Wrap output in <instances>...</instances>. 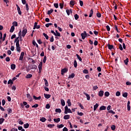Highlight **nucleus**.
I'll return each mask as SVG.
<instances>
[{
	"mask_svg": "<svg viewBox=\"0 0 131 131\" xmlns=\"http://www.w3.org/2000/svg\"><path fill=\"white\" fill-rule=\"evenodd\" d=\"M26 33H27V29H26L25 27L23 28L21 36H23V37H24V36H25V35H26Z\"/></svg>",
	"mask_w": 131,
	"mask_h": 131,
	"instance_id": "nucleus-1",
	"label": "nucleus"
},
{
	"mask_svg": "<svg viewBox=\"0 0 131 131\" xmlns=\"http://www.w3.org/2000/svg\"><path fill=\"white\" fill-rule=\"evenodd\" d=\"M66 72H68V69H67V68H64L61 70V75H64V73H66Z\"/></svg>",
	"mask_w": 131,
	"mask_h": 131,
	"instance_id": "nucleus-2",
	"label": "nucleus"
},
{
	"mask_svg": "<svg viewBox=\"0 0 131 131\" xmlns=\"http://www.w3.org/2000/svg\"><path fill=\"white\" fill-rule=\"evenodd\" d=\"M16 49L17 52H21V47H20V44L18 42L16 43Z\"/></svg>",
	"mask_w": 131,
	"mask_h": 131,
	"instance_id": "nucleus-3",
	"label": "nucleus"
},
{
	"mask_svg": "<svg viewBox=\"0 0 131 131\" xmlns=\"http://www.w3.org/2000/svg\"><path fill=\"white\" fill-rule=\"evenodd\" d=\"M81 36L82 39H84L86 37V32L84 31L81 34Z\"/></svg>",
	"mask_w": 131,
	"mask_h": 131,
	"instance_id": "nucleus-4",
	"label": "nucleus"
},
{
	"mask_svg": "<svg viewBox=\"0 0 131 131\" xmlns=\"http://www.w3.org/2000/svg\"><path fill=\"white\" fill-rule=\"evenodd\" d=\"M36 28V29H39L40 28V26L37 25V22H35L33 29H35Z\"/></svg>",
	"mask_w": 131,
	"mask_h": 131,
	"instance_id": "nucleus-5",
	"label": "nucleus"
},
{
	"mask_svg": "<svg viewBox=\"0 0 131 131\" xmlns=\"http://www.w3.org/2000/svg\"><path fill=\"white\" fill-rule=\"evenodd\" d=\"M24 58V52H22L19 57V61H23Z\"/></svg>",
	"mask_w": 131,
	"mask_h": 131,
	"instance_id": "nucleus-6",
	"label": "nucleus"
},
{
	"mask_svg": "<svg viewBox=\"0 0 131 131\" xmlns=\"http://www.w3.org/2000/svg\"><path fill=\"white\" fill-rule=\"evenodd\" d=\"M27 98L28 99V101H29V102H31L32 101V97L30 96V94H27Z\"/></svg>",
	"mask_w": 131,
	"mask_h": 131,
	"instance_id": "nucleus-7",
	"label": "nucleus"
},
{
	"mask_svg": "<svg viewBox=\"0 0 131 131\" xmlns=\"http://www.w3.org/2000/svg\"><path fill=\"white\" fill-rule=\"evenodd\" d=\"M83 94L86 96L88 101H90V100H91V96H90V95L84 92H83Z\"/></svg>",
	"mask_w": 131,
	"mask_h": 131,
	"instance_id": "nucleus-8",
	"label": "nucleus"
},
{
	"mask_svg": "<svg viewBox=\"0 0 131 131\" xmlns=\"http://www.w3.org/2000/svg\"><path fill=\"white\" fill-rule=\"evenodd\" d=\"M23 104H24V106H25V107L27 108H28L29 107H30L29 104H27V102L26 101H24L23 102Z\"/></svg>",
	"mask_w": 131,
	"mask_h": 131,
	"instance_id": "nucleus-9",
	"label": "nucleus"
},
{
	"mask_svg": "<svg viewBox=\"0 0 131 131\" xmlns=\"http://www.w3.org/2000/svg\"><path fill=\"white\" fill-rule=\"evenodd\" d=\"M38 68L39 70H42V61L40 62L39 65L38 66Z\"/></svg>",
	"mask_w": 131,
	"mask_h": 131,
	"instance_id": "nucleus-10",
	"label": "nucleus"
},
{
	"mask_svg": "<svg viewBox=\"0 0 131 131\" xmlns=\"http://www.w3.org/2000/svg\"><path fill=\"white\" fill-rule=\"evenodd\" d=\"M107 47H108V50H112V49L113 50H115L114 47L113 46V45H111L110 44H108Z\"/></svg>",
	"mask_w": 131,
	"mask_h": 131,
	"instance_id": "nucleus-11",
	"label": "nucleus"
},
{
	"mask_svg": "<svg viewBox=\"0 0 131 131\" xmlns=\"http://www.w3.org/2000/svg\"><path fill=\"white\" fill-rule=\"evenodd\" d=\"M44 97L46 99H50V98H51V95L45 93Z\"/></svg>",
	"mask_w": 131,
	"mask_h": 131,
	"instance_id": "nucleus-12",
	"label": "nucleus"
},
{
	"mask_svg": "<svg viewBox=\"0 0 131 131\" xmlns=\"http://www.w3.org/2000/svg\"><path fill=\"white\" fill-rule=\"evenodd\" d=\"M98 95L99 97H102V96H104V91H100Z\"/></svg>",
	"mask_w": 131,
	"mask_h": 131,
	"instance_id": "nucleus-13",
	"label": "nucleus"
},
{
	"mask_svg": "<svg viewBox=\"0 0 131 131\" xmlns=\"http://www.w3.org/2000/svg\"><path fill=\"white\" fill-rule=\"evenodd\" d=\"M70 12H71V13H72V10H71V9H70V10H69V9L66 10V13H67L68 16H69L70 15Z\"/></svg>",
	"mask_w": 131,
	"mask_h": 131,
	"instance_id": "nucleus-14",
	"label": "nucleus"
},
{
	"mask_svg": "<svg viewBox=\"0 0 131 131\" xmlns=\"http://www.w3.org/2000/svg\"><path fill=\"white\" fill-rule=\"evenodd\" d=\"M11 69H12V70H15V69H16V64L13 63L11 64Z\"/></svg>",
	"mask_w": 131,
	"mask_h": 131,
	"instance_id": "nucleus-15",
	"label": "nucleus"
},
{
	"mask_svg": "<svg viewBox=\"0 0 131 131\" xmlns=\"http://www.w3.org/2000/svg\"><path fill=\"white\" fill-rule=\"evenodd\" d=\"M74 76H75V74L72 73L71 75H69L68 78H74Z\"/></svg>",
	"mask_w": 131,
	"mask_h": 131,
	"instance_id": "nucleus-16",
	"label": "nucleus"
},
{
	"mask_svg": "<svg viewBox=\"0 0 131 131\" xmlns=\"http://www.w3.org/2000/svg\"><path fill=\"white\" fill-rule=\"evenodd\" d=\"M99 107V104L96 103L94 106V111H96L97 110V108Z\"/></svg>",
	"mask_w": 131,
	"mask_h": 131,
	"instance_id": "nucleus-17",
	"label": "nucleus"
},
{
	"mask_svg": "<svg viewBox=\"0 0 131 131\" xmlns=\"http://www.w3.org/2000/svg\"><path fill=\"white\" fill-rule=\"evenodd\" d=\"M99 110H100V111H102V110H106V106H105L104 105H102L99 108Z\"/></svg>",
	"mask_w": 131,
	"mask_h": 131,
	"instance_id": "nucleus-18",
	"label": "nucleus"
},
{
	"mask_svg": "<svg viewBox=\"0 0 131 131\" xmlns=\"http://www.w3.org/2000/svg\"><path fill=\"white\" fill-rule=\"evenodd\" d=\"M14 30H15V27L14 26H12L10 30V32L12 33L14 32Z\"/></svg>",
	"mask_w": 131,
	"mask_h": 131,
	"instance_id": "nucleus-19",
	"label": "nucleus"
},
{
	"mask_svg": "<svg viewBox=\"0 0 131 131\" xmlns=\"http://www.w3.org/2000/svg\"><path fill=\"white\" fill-rule=\"evenodd\" d=\"M69 118H70V115H66L63 117V119L67 120V119H69Z\"/></svg>",
	"mask_w": 131,
	"mask_h": 131,
	"instance_id": "nucleus-20",
	"label": "nucleus"
},
{
	"mask_svg": "<svg viewBox=\"0 0 131 131\" xmlns=\"http://www.w3.org/2000/svg\"><path fill=\"white\" fill-rule=\"evenodd\" d=\"M60 118H58L57 119H54V122H56V123H58V122H60Z\"/></svg>",
	"mask_w": 131,
	"mask_h": 131,
	"instance_id": "nucleus-21",
	"label": "nucleus"
},
{
	"mask_svg": "<svg viewBox=\"0 0 131 131\" xmlns=\"http://www.w3.org/2000/svg\"><path fill=\"white\" fill-rule=\"evenodd\" d=\"M44 81L45 82V84L46 86H49V82H48V80L47 79H43Z\"/></svg>",
	"mask_w": 131,
	"mask_h": 131,
	"instance_id": "nucleus-22",
	"label": "nucleus"
},
{
	"mask_svg": "<svg viewBox=\"0 0 131 131\" xmlns=\"http://www.w3.org/2000/svg\"><path fill=\"white\" fill-rule=\"evenodd\" d=\"M46 120L47 119H46L45 117H42L40 119V121H41V122H46Z\"/></svg>",
	"mask_w": 131,
	"mask_h": 131,
	"instance_id": "nucleus-23",
	"label": "nucleus"
},
{
	"mask_svg": "<svg viewBox=\"0 0 131 131\" xmlns=\"http://www.w3.org/2000/svg\"><path fill=\"white\" fill-rule=\"evenodd\" d=\"M53 12H54V9H51L50 10H48L47 12V14L51 15V14H52Z\"/></svg>",
	"mask_w": 131,
	"mask_h": 131,
	"instance_id": "nucleus-24",
	"label": "nucleus"
},
{
	"mask_svg": "<svg viewBox=\"0 0 131 131\" xmlns=\"http://www.w3.org/2000/svg\"><path fill=\"white\" fill-rule=\"evenodd\" d=\"M30 68L31 69H36V68H37V66H36L35 64H33L31 66Z\"/></svg>",
	"mask_w": 131,
	"mask_h": 131,
	"instance_id": "nucleus-25",
	"label": "nucleus"
},
{
	"mask_svg": "<svg viewBox=\"0 0 131 131\" xmlns=\"http://www.w3.org/2000/svg\"><path fill=\"white\" fill-rule=\"evenodd\" d=\"M93 14H94V11H93V9H91L90 11V15H89L90 18H91L92 16H93Z\"/></svg>",
	"mask_w": 131,
	"mask_h": 131,
	"instance_id": "nucleus-26",
	"label": "nucleus"
},
{
	"mask_svg": "<svg viewBox=\"0 0 131 131\" xmlns=\"http://www.w3.org/2000/svg\"><path fill=\"white\" fill-rule=\"evenodd\" d=\"M17 12H18L19 15H22V12H21V9H20L19 7H18Z\"/></svg>",
	"mask_w": 131,
	"mask_h": 131,
	"instance_id": "nucleus-27",
	"label": "nucleus"
},
{
	"mask_svg": "<svg viewBox=\"0 0 131 131\" xmlns=\"http://www.w3.org/2000/svg\"><path fill=\"white\" fill-rule=\"evenodd\" d=\"M129 60L127 58L125 60H124V63L125 65H127L128 64Z\"/></svg>",
	"mask_w": 131,
	"mask_h": 131,
	"instance_id": "nucleus-28",
	"label": "nucleus"
},
{
	"mask_svg": "<svg viewBox=\"0 0 131 131\" xmlns=\"http://www.w3.org/2000/svg\"><path fill=\"white\" fill-rule=\"evenodd\" d=\"M19 41H20V40H19V37H17L15 39L14 42H16V43H19Z\"/></svg>",
	"mask_w": 131,
	"mask_h": 131,
	"instance_id": "nucleus-29",
	"label": "nucleus"
},
{
	"mask_svg": "<svg viewBox=\"0 0 131 131\" xmlns=\"http://www.w3.org/2000/svg\"><path fill=\"white\" fill-rule=\"evenodd\" d=\"M70 4L71 5V6H74V5H75V1H71L70 2Z\"/></svg>",
	"mask_w": 131,
	"mask_h": 131,
	"instance_id": "nucleus-30",
	"label": "nucleus"
},
{
	"mask_svg": "<svg viewBox=\"0 0 131 131\" xmlns=\"http://www.w3.org/2000/svg\"><path fill=\"white\" fill-rule=\"evenodd\" d=\"M59 7H60V9H63V8L64 7V2L63 1H62V3L59 4Z\"/></svg>",
	"mask_w": 131,
	"mask_h": 131,
	"instance_id": "nucleus-31",
	"label": "nucleus"
},
{
	"mask_svg": "<svg viewBox=\"0 0 131 131\" xmlns=\"http://www.w3.org/2000/svg\"><path fill=\"white\" fill-rule=\"evenodd\" d=\"M74 66L75 68H77V61H76V60L74 61Z\"/></svg>",
	"mask_w": 131,
	"mask_h": 131,
	"instance_id": "nucleus-32",
	"label": "nucleus"
},
{
	"mask_svg": "<svg viewBox=\"0 0 131 131\" xmlns=\"http://www.w3.org/2000/svg\"><path fill=\"white\" fill-rule=\"evenodd\" d=\"M74 18L75 20H78V19H79V15H78L77 14H76L74 15Z\"/></svg>",
	"mask_w": 131,
	"mask_h": 131,
	"instance_id": "nucleus-33",
	"label": "nucleus"
},
{
	"mask_svg": "<svg viewBox=\"0 0 131 131\" xmlns=\"http://www.w3.org/2000/svg\"><path fill=\"white\" fill-rule=\"evenodd\" d=\"M31 77H32V74H30L27 75L26 76V78H27V79L31 78Z\"/></svg>",
	"mask_w": 131,
	"mask_h": 131,
	"instance_id": "nucleus-34",
	"label": "nucleus"
},
{
	"mask_svg": "<svg viewBox=\"0 0 131 131\" xmlns=\"http://www.w3.org/2000/svg\"><path fill=\"white\" fill-rule=\"evenodd\" d=\"M25 128H28L29 127V124L28 123H27L24 125Z\"/></svg>",
	"mask_w": 131,
	"mask_h": 131,
	"instance_id": "nucleus-35",
	"label": "nucleus"
},
{
	"mask_svg": "<svg viewBox=\"0 0 131 131\" xmlns=\"http://www.w3.org/2000/svg\"><path fill=\"white\" fill-rule=\"evenodd\" d=\"M96 16L98 18H101L102 14H101V13L98 12L96 14Z\"/></svg>",
	"mask_w": 131,
	"mask_h": 131,
	"instance_id": "nucleus-36",
	"label": "nucleus"
},
{
	"mask_svg": "<svg viewBox=\"0 0 131 131\" xmlns=\"http://www.w3.org/2000/svg\"><path fill=\"white\" fill-rule=\"evenodd\" d=\"M48 127H49L50 128H53L54 126H55V124H48L47 125Z\"/></svg>",
	"mask_w": 131,
	"mask_h": 131,
	"instance_id": "nucleus-37",
	"label": "nucleus"
},
{
	"mask_svg": "<svg viewBox=\"0 0 131 131\" xmlns=\"http://www.w3.org/2000/svg\"><path fill=\"white\" fill-rule=\"evenodd\" d=\"M7 111H8V114H11V113H12V112H13V111H12L11 108H8Z\"/></svg>",
	"mask_w": 131,
	"mask_h": 131,
	"instance_id": "nucleus-38",
	"label": "nucleus"
},
{
	"mask_svg": "<svg viewBox=\"0 0 131 131\" xmlns=\"http://www.w3.org/2000/svg\"><path fill=\"white\" fill-rule=\"evenodd\" d=\"M18 130L25 131V129H24V128H23V127H22V126H18Z\"/></svg>",
	"mask_w": 131,
	"mask_h": 131,
	"instance_id": "nucleus-39",
	"label": "nucleus"
},
{
	"mask_svg": "<svg viewBox=\"0 0 131 131\" xmlns=\"http://www.w3.org/2000/svg\"><path fill=\"white\" fill-rule=\"evenodd\" d=\"M55 112H57V113H61L62 112V110L60 108H56L55 110Z\"/></svg>",
	"mask_w": 131,
	"mask_h": 131,
	"instance_id": "nucleus-40",
	"label": "nucleus"
},
{
	"mask_svg": "<svg viewBox=\"0 0 131 131\" xmlns=\"http://www.w3.org/2000/svg\"><path fill=\"white\" fill-rule=\"evenodd\" d=\"M83 73L84 74H89V70L86 69H84L83 70Z\"/></svg>",
	"mask_w": 131,
	"mask_h": 131,
	"instance_id": "nucleus-41",
	"label": "nucleus"
},
{
	"mask_svg": "<svg viewBox=\"0 0 131 131\" xmlns=\"http://www.w3.org/2000/svg\"><path fill=\"white\" fill-rule=\"evenodd\" d=\"M68 106L67 105H66L65 107H64V114H67V111L68 110Z\"/></svg>",
	"mask_w": 131,
	"mask_h": 131,
	"instance_id": "nucleus-42",
	"label": "nucleus"
},
{
	"mask_svg": "<svg viewBox=\"0 0 131 131\" xmlns=\"http://www.w3.org/2000/svg\"><path fill=\"white\" fill-rule=\"evenodd\" d=\"M68 106L70 107L71 106V101H70V99H68L67 101Z\"/></svg>",
	"mask_w": 131,
	"mask_h": 131,
	"instance_id": "nucleus-43",
	"label": "nucleus"
},
{
	"mask_svg": "<svg viewBox=\"0 0 131 131\" xmlns=\"http://www.w3.org/2000/svg\"><path fill=\"white\" fill-rule=\"evenodd\" d=\"M76 57H77V58L80 62H81V61H82V59H81V57L80 56H79L78 54H76Z\"/></svg>",
	"mask_w": 131,
	"mask_h": 131,
	"instance_id": "nucleus-44",
	"label": "nucleus"
},
{
	"mask_svg": "<svg viewBox=\"0 0 131 131\" xmlns=\"http://www.w3.org/2000/svg\"><path fill=\"white\" fill-rule=\"evenodd\" d=\"M57 127L58 128H62V127H64V125L61 124L60 125H57Z\"/></svg>",
	"mask_w": 131,
	"mask_h": 131,
	"instance_id": "nucleus-45",
	"label": "nucleus"
},
{
	"mask_svg": "<svg viewBox=\"0 0 131 131\" xmlns=\"http://www.w3.org/2000/svg\"><path fill=\"white\" fill-rule=\"evenodd\" d=\"M43 36H45V38H46V39H49V36L47 35V34H46L45 33H43Z\"/></svg>",
	"mask_w": 131,
	"mask_h": 131,
	"instance_id": "nucleus-46",
	"label": "nucleus"
},
{
	"mask_svg": "<svg viewBox=\"0 0 131 131\" xmlns=\"http://www.w3.org/2000/svg\"><path fill=\"white\" fill-rule=\"evenodd\" d=\"M8 84H11V86L13 85V81L12 80H9L8 82Z\"/></svg>",
	"mask_w": 131,
	"mask_h": 131,
	"instance_id": "nucleus-47",
	"label": "nucleus"
},
{
	"mask_svg": "<svg viewBox=\"0 0 131 131\" xmlns=\"http://www.w3.org/2000/svg\"><path fill=\"white\" fill-rule=\"evenodd\" d=\"M78 106H79V107H80L81 109H84V107H83L82 104H81V103L78 102Z\"/></svg>",
	"mask_w": 131,
	"mask_h": 131,
	"instance_id": "nucleus-48",
	"label": "nucleus"
},
{
	"mask_svg": "<svg viewBox=\"0 0 131 131\" xmlns=\"http://www.w3.org/2000/svg\"><path fill=\"white\" fill-rule=\"evenodd\" d=\"M61 104L62 106H64L65 105V100H64V99L61 100Z\"/></svg>",
	"mask_w": 131,
	"mask_h": 131,
	"instance_id": "nucleus-49",
	"label": "nucleus"
},
{
	"mask_svg": "<svg viewBox=\"0 0 131 131\" xmlns=\"http://www.w3.org/2000/svg\"><path fill=\"white\" fill-rule=\"evenodd\" d=\"M127 95H128L127 93L125 92L122 94V96L123 97H124V98H127Z\"/></svg>",
	"mask_w": 131,
	"mask_h": 131,
	"instance_id": "nucleus-50",
	"label": "nucleus"
},
{
	"mask_svg": "<svg viewBox=\"0 0 131 131\" xmlns=\"http://www.w3.org/2000/svg\"><path fill=\"white\" fill-rule=\"evenodd\" d=\"M54 7L56 8V9H58V8H59V4H58V3H54Z\"/></svg>",
	"mask_w": 131,
	"mask_h": 131,
	"instance_id": "nucleus-51",
	"label": "nucleus"
},
{
	"mask_svg": "<svg viewBox=\"0 0 131 131\" xmlns=\"http://www.w3.org/2000/svg\"><path fill=\"white\" fill-rule=\"evenodd\" d=\"M111 128L112 130H115V128H116V127L114 125H113L111 126Z\"/></svg>",
	"mask_w": 131,
	"mask_h": 131,
	"instance_id": "nucleus-52",
	"label": "nucleus"
},
{
	"mask_svg": "<svg viewBox=\"0 0 131 131\" xmlns=\"http://www.w3.org/2000/svg\"><path fill=\"white\" fill-rule=\"evenodd\" d=\"M4 121H5V119L1 118L0 119V124H2Z\"/></svg>",
	"mask_w": 131,
	"mask_h": 131,
	"instance_id": "nucleus-53",
	"label": "nucleus"
},
{
	"mask_svg": "<svg viewBox=\"0 0 131 131\" xmlns=\"http://www.w3.org/2000/svg\"><path fill=\"white\" fill-rule=\"evenodd\" d=\"M12 24H13V26H16V27H17V26H18V23H17V21H14L13 23H12Z\"/></svg>",
	"mask_w": 131,
	"mask_h": 131,
	"instance_id": "nucleus-54",
	"label": "nucleus"
},
{
	"mask_svg": "<svg viewBox=\"0 0 131 131\" xmlns=\"http://www.w3.org/2000/svg\"><path fill=\"white\" fill-rule=\"evenodd\" d=\"M26 11H29V6L28 5V4H26Z\"/></svg>",
	"mask_w": 131,
	"mask_h": 131,
	"instance_id": "nucleus-55",
	"label": "nucleus"
},
{
	"mask_svg": "<svg viewBox=\"0 0 131 131\" xmlns=\"http://www.w3.org/2000/svg\"><path fill=\"white\" fill-rule=\"evenodd\" d=\"M109 95H110V93L108 92H106L104 93V96H105V97H109Z\"/></svg>",
	"mask_w": 131,
	"mask_h": 131,
	"instance_id": "nucleus-56",
	"label": "nucleus"
},
{
	"mask_svg": "<svg viewBox=\"0 0 131 131\" xmlns=\"http://www.w3.org/2000/svg\"><path fill=\"white\" fill-rule=\"evenodd\" d=\"M52 25H53V24L52 23H48V24H46L45 26H46V27L48 28Z\"/></svg>",
	"mask_w": 131,
	"mask_h": 131,
	"instance_id": "nucleus-57",
	"label": "nucleus"
},
{
	"mask_svg": "<svg viewBox=\"0 0 131 131\" xmlns=\"http://www.w3.org/2000/svg\"><path fill=\"white\" fill-rule=\"evenodd\" d=\"M47 62V56H44L43 59V63H46Z\"/></svg>",
	"mask_w": 131,
	"mask_h": 131,
	"instance_id": "nucleus-58",
	"label": "nucleus"
},
{
	"mask_svg": "<svg viewBox=\"0 0 131 131\" xmlns=\"http://www.w3.org/2000/svg\"><path fill=\"white\" fill-rule=\"evenodd\" d=\"M116 96H117V97H119V96H120V92L117 91L116 93Z\"/></svg>",
	"mask_w": 131,
	"mask_h": 131,
	"instance_id": "nucleus-59",
	"label": "nucleus"
},
{
	"mask_svg": "<svg viewBox=\"0 0 131 131\" xmlns=\"http://www.w3.org/2000/svg\"><path fill=\"white\" fill-rule=\"evenodd\" d=\"M46 109H50L51 108V106L50 105V104H47L46 105Z\"/></svg>",
	"mask_w": 131,
	"mask_h": 131,
	"instance_id": "nucleus-60",
	"label": "nucleus"
},
{
	"mask_svg": "<svg viewBox=\"0 0 131 131\" xmlns=\"http://www.w3.org/2000/svg\"><path fill=\"white\" fill-rule=\"evenodd\" d=\"M68 113H72V112L71 111V110L70 108H69L67 111V114H68Z\"/></svg>",
	"mask_w": 131,
	"mask_h": 131,
	"instance_id": "nucleus-61",
	"label": "nucleus"
},
{
	"mask_svg": "<svg viewBox=\"0 0 131 131\" xmlns=\"http://www.w3.org/2000/svg\"><path fill=\"white\" fill-rule=\"evenodd\" d=\"M77 114L78 115H79V116H82V115H83V114L82 112L79 113V112H78Z\"/></svg>",
	"mask_w": 131,
	"mask_h": 131,
	"instance_id": "nucleus-62",
	"label": "nucleus"
},
{
	"mask_svg": "<svg viewBox=\"0 0 131 131\" xmlns=\"http://www.w3.org/2000/svg\"><path fill=\"white\" fill-rule=\"evenodd\" d=\"M37 41L39 45H41V43H42V41H41V39H38L37 40Z\"/></svg>",
	"mask_w": 131,
	"mask_h": 131,
	"instance_id": "nucleus-63",
	"label": "nucleus"
},
{
	"mask_svg": "<svg viewBox=\"0 0 131 131\" xmlns=\"http://www.w3.org/2000/svg\"><path fill=\"white\" fill-rule=\"evenodd\" d=\"M10 131H18V129L15 128H12L11 129Z\"/></svg>",
	"mask_w": 131,
	"mask_h": 131,
	"instance_id": "nucleus-64",
	"label": "nucleus"
}]
</instances>
